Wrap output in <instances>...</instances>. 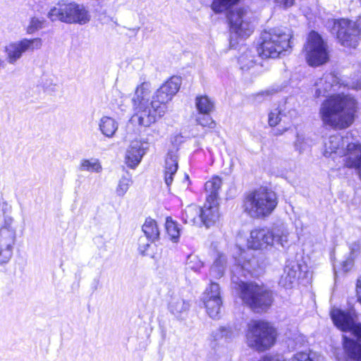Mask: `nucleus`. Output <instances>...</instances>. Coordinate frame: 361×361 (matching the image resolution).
Listing matches in <instances>:
<instances>
[{"mask_svg": "<svg viewBox=\"0 0 361 361\" xmlns=\"http://www.w3.org/2000/svg\"><path fill=\"white\" fill-rule=\"evenodd\" d=\"M42 40L39 37L23 38L18 42H10L4 47V51L8 63L14 64L26 51L41 49Z\"/></svg>", "mask_w": 361, "mask_h": 361, "instance_id": "9b49d317", "label": "nucleus"}, {"mask_svg": "<svg viewBox=\"0 0 361 361\" xmlns=\"http://www.w3.org/2000/svg\"><path fill=\"white\" fill-rule=\"evenodd\" d=\"M238 63L240 69L243 71H247L252 68L256 63L254 51L246 49L239 56Z\"/></svg>", "mask_w": 361, "mask_h": 361, "instance_id": "2f4dec72", "label": "nucleus"}, {"mask_svg": "<svg viewBox=\"0 0 361 361\" xmlns=\"http://www.w3.org/2000/svg\"><path fill=\"white\" fill-rule=\"evenodd\" d=\"M344 166L349 169H361V144L359 142H348L342 154Z\"/></svg>", "mask_w": 361, "mask_h": 361, "instance_id": "dca6fc26", "label": "nucleus"}, {"mask_svg": "<svg viewBox=\"0 0 361 361\" xmlns=\"http://www.w3.org/2000/svg\"><path fill=\"white\" fill-rule=\"evenodd\" d=\"M313 144L314 141L310 137L304 134L298 133L295 141L294 142V147L295 150L301 153L310 148Z\"/></svg>", "mask_w": 361, "mask_h": 361, "instance_id": "c9c22d12", "label": "nucleus"}, {"mask_svg": "<svg viewBox=\"0 0 361 361\" xmlns=\"http://www.w3.org/2000/svg\"><path fill=\"white\" fill-rule=\"evenodd\" d=\"M343 347L350 361H361V344L343 336Z\"/></svg>", "mask_w": 361, "mask_h": 361, "instance_id": "393cba45", "label": "nucleus"}, {"mask_svg": "<svg viewBox=\"0 0 361 361\" xmlns=\"http://www.w3.org/2000/svg\"><path fill=\"white\" fill-rule=\"evenodd\" d=\"M298 274V264L294 263L286 265L279 279V285L286 288H291L293 284L297 281Z\"/></svg>", "mask_w": 361, "mask_h": 361, "instance_id": "5701e85b", "label": "nucleus"}, {"mask_svg": "<svg viewBox=\"0 0 361 361\" xmlns=\"http://www.w3.org/2000/svg\"><path fill=\"white\" fill-rule=\"evenodd\" d=\"M269 125L271 127L276 126L280 122L289 123V121L286 119V116L280 109H274L269 114Z\"/></svg>", "mask_w": 361, "mask_h": 361, "instance_id": "e433bc0d", "label": "nucleus"}, {"mask_svg": "<svg viewBox=\"0 0 361 361\" xmlns=\"http://www.w3.org/2000/svg\"><path fill=\"white\" fill-rule=\"evenodd\" d=\"M331 317L335 326L343 331H350L357 338H361V324L355 321V314L334 308L331 311Z\"/></svg>", "mask_w": 361, "mask_h": 361, "instance_id": "f8f14e48", "label": "nucleus"}, {"mask_svg": "<svg viewBox=\"0 0 361 361\" xmlns=\"http://www.w3.org/2000/svg\"><path fill=\"white\" fill-rule=\"evenodd\" d=\"M269 235L273 238V245L276 243L283 247L288 243L289 231L284 222L277 221L269 229Z\"/></svg>", "mask_w": 361, "mask_h": 361, "instance_id": "412c9836", "label": "nucleus"}, {"mask_svg": "<svg viewBox=\"0 0 361 361\" xmlns=\"http://www.w3.org/2000/svg\"><path fill=\"white\" fill-rule=\"evenodd\" d=\"M4 65V60L2 59L1 56H0V68L3 66Z\"/></svg>", "mask_w": 361, "mask_h": 361, "instance_id": "864d4df0", "label": "nucleus"}, {"mask_svg": "<svg viewBox=\"0 0 361 361\" xmlns=\"http://www.w3.org/2000/svg\"><path fill=\"white\" fill-rule=\"evenodd\" d=\"M154 240H151L149 239H147V238L140 237L139 238V250L141 254L145 255V252L147 251L148 247L149 246L150 243L153 242Z\"/></svg>", "mask_w": 361, "mask_h": 361, "instance_id": "a18cd8bd", "label": "nucleus"}, {"mask_svg": "<svg viewBox=\"0 0 361 361\" xmlns=\"http://www.w3.org/2000/svg\"><path fill=\"white\" fill-rule=\"evenodd\" d=\"M102 169V166L97 159L92 162V171L99 173Z\"/></svg>", "mask_w": 361, "mask_h": 361, "instance_id": "8fccbe9b", "label": "nucleus"}, {"mask_svg": "<svg viewBox=\"0 0 361 361\" xmlns=\"http://www.w3.org/2000/svg\"><path fill=\"white\" fill-rule=\"evenodd\" d=\"M353 87L357 90H361V81L357 82L355 85H353Z\"/></svg>", "mask_w": 361, "mask_h": 361, "instance_id": "603ef678", "label": "nucleus"}, {"mask_svg": "<svg viewBox=\"0 0 361 361\" xmlns=\"http://www.w3.org/2000/svg\"><path fill=\"white\" fill-rule=\"evenodd\" d=\"M209 115V114H200L196 118V122L202 126L213 128L214 123Z\"/></svg>", "mask_w": 361, "mask_h": 361, "instance_id": "c03bdc74", "label": "nucleus"}, {"mask_svg": "<svg viewBox=\"0 0 361 361\" xmlns=\"http://www.w3.org/2000/svg\"><path fill=\"white\" fill-rule=\"evenodd\" d=\"M277 205V197L274 192L266 188H259L246 195L243 201L245 212L253 219L269 216Z\"/></svg>", "mask_w": 361, "mask_h": 361, "instance_id": "39448f33", "label": "nucleus"}, {"mask_svg": "<svg viewBox=\"0 0 361 361\" xmlns=\"http://www.w3.org/2000/svg\"><path fill=\"white\" fill-rule=\"evenodd\" d=\"M323 357L315 353L299 352L294 354L288 361H323ZM261 361H286L281 355H266Z\"/></svg>", "mask_w": 361, "mask_h": 361, "instance_id": "4be33fe9", "label": "nucleus"}, {"mask_svg": "<svg viewBox=\"0 0 361 361\" xmlns=\"http://www.w3.org/2000/svg\"><path fill=\"white\" fill-rule=\"evenodd\" d=\"M226 269V258L222 253L217 252L214 263L210 268L209 274L214 279L222 277Z\"/></svg>", "mask_w": 361, "mask_h": 361, "instance_id": "a878e982", "label": "nucleus"}, {"mask_svg": "<svg viewBox=\"0 0 361 361\" xmlns=\"http://www.w3.org/2000/svg\"><path fill=\"white\" fill-rule=\"evenodd\" d=\"M271 94V92L269 90L262 91L255 95V100L257 102H261V98L268 97Z\"/></svg>", "mask_w": 361, "mask_h": 361, "instance_id": "de8ad7c7", "label": "nucleus"}, {"mask_svg": "<svg viewBox=\"0 0 361 361\" xmlns=\"http://www.w3.org/2000/svg\"><path fill=\"white\" fill-rule=\"evenodd\" d=\"M231 269V281L243 302L255 311L264 310L272 302L271 293L263 286L255 283H245L238 276H246L257 267V261L250 251H241Z\"/></svg>", "mask_w": 361, "mask_h": 361, "instance_id": "f03ea898", "label": "nucleus"}, {"mask_svg": "<svg viewBox=\"0 0 361 361\" xmlns=\"http://www.w3.org/2000/svg\"><path fill=\"white\" fill-rule=\"evenodd\" d=\"M349 142L348 137L338 134L329 136L324 142L323 154L326 157L335 159L341 157L345 152V147Z\"/></svg>", "mask_w": 361, "mask_h": 361, "instance_id": "4468645a", "label": "nucleus"}, {"mask_svg": "<svg viewBox=\"0 0 361 361\" xmlns=\"http://www.w3.org/2000/svg\"><path fill=\"white\" fill-rule=\"evenodd\" d=\"M150 85L142 82L135 90L133 102L135 113L133 116L139 125L148 127L155 123L158 118L163 116L166 108L157 105L155 102H150L147 99L149 94Z\"/></svg>", "mask_w": 361, "mask_h": 361, "instance_id": "7ed1b4c3", "label": "nucleus"}, {"mask_svg": "<svg viewBox=\"0 0 361 361\" xmlns=\"http://www.w3.org/2000/svg\"><path fill=\"white\" fill-rule=\"evenodd\" d=\"M146 149V147H144L142 142H132L126 153V159L127 165L130 168H135L137 166L145 154Z\"/></svg>", "mask_w": 361, "mask_h": 361, "instance_id": "6ab92c4d", "label": "nucleus"}, {"mask_svg": "<svg viewBox=\"0 0 361 361\" xmlns=\"http://www.w3.org/2000/svg\"><path fill=\"white\" fill-rule=\"evenodd\" d=\"M16 242V229L11 218H6L0 227V246H13Z\"/></svg>", "mask_w": 361, "mask_h": 361, "instance_id": "a211bd4d", "label": "nucleus"}, {"mask_svg": "<svg viewBox=\"0 0 361 361\" xmlns=\"http://www.w3.org/2000/svg\"><path fill=\"white\" fill-rule=\"evenodd\" d=\"M90 166V160H88V159L84 160V161L81 163V167H82V169H85V168L88 169Z\"/></svg>", "mask_w": 361, "mask_h": 361, "instance_id": "3c124183", "label": "nucleus"}, {"mask_svg": "<svg viewBox=\"0 0 361 361\" xmlns=\"http://www.w3.org/2000/svg\"><path fill=\"white\" fill-rule=\"evenodd\" d=\"M195 103L200 114H209L214 109V102L207 95L197 96Z\"/></svg>", "mask_w": 361, "mask_h": 361, "instance_id": "cd10ccee", "label": "nucleus"}, {"mask_svg": "<svg viewBox=\"0 0 361 361\" xmlns=\"http://www.w3.org/2000/svg\"><path fill=\"white\" fill-rule=\"evenodd\" d=\"M48 16L52 20H58L68 24H84L88 21L87 11L74 2L59 3L49 11Z\"/></svg>", "mask_w": 361, "mask_h": 361, "instance_id": "0eeeda50", "label": "nucleus"}, {"mask_svg": "<svg viewBox=\"0 0 361 361\" xmlns=\"http://www.w3.org/2000/svg\"><path fill=\"white\" fill-rule=\"evenodd\" d=\"M358 171V174H359V176H360V179L361 180V169H357Z\"/></svg>", "mask_w": 361, "mask_h": 361, "instance_id": "5fc2aeb1", "label": "nucleus"}, {"mask_svg": "<svg viewBox=\"0 0 361 361\" xmlns=\"http://www.w3.org/2000/svg\"><path fill=\"white\" fill-rule=\"evenodd\" d=\"M334 29L336 30L337 38L343 46L355 48L361 35V16L356 21L348 19L335 21Z\"/></svg>", "mask_w": 361, "mask_h": 361, "instance_id": "1a4fd4ad", "label": "nucleus"}, {"mask_svg": "<svg viewBox=\"0 0 361 361\" xmlns=\"http://www.w3.org/2000/svg\"><path fill=\"white\" fill-rule=\"evenodd\" d=\"M305 58L310 66H318L329 59L328 46L316 32H311L304 47Z\"/></svg>", "mask_w": 361, "mask_h": 361, "instance_id": "6e6552de", "label": "nucleus"}, {"mask_svg": "<svg viewBox=\"0 0 361 361\" xmlns=\"http://www.w3.org/2000/svg\"><path fill=\"white\" fill-rule=\"evenodd\" d=\"M356 294L357 300L361 303V276L357 281Z\"/></svg>", "mask_w": 361, "mask_h": 361, "instance_id": "09e8293b", "label": "nucleus"}, {"mask_svg": "<svg viewBox=\"0 0 361 361\" xmlns=\"http://www.w3.org/2000/svg\"><path fill=\"white\" fill-rule=\"evenodd\" d=\"M276 336L274 328L267 322L253 320L248 324L247 343L257 351L264 352L271 348L275 343Z\"/></svg>", "mask_w": 361, "mask_h": 361, "instance_id": "423d86ee", "label": "nucleus"}, {"mask_svg": "<svg viewBox=\"0 0 361 361\" xmlns=\"http://www.w3.org/2000/svg\"><path fill=\"white\" fill-rule=\"evenodd\" d=\"M348 257L342 262V267L345 271H348L353 266L354 260L360 255L361 252V244L359 240L354 241L349 244Z\"/></svg>", "mask_w": 361, "mask_h": 361, "instance_id": "bb28decb", "label": "nucleus"}, {"mask_svg": "<svg viewBox=\"0 0 361 361\" xmlns=\"http://www.w3.org/2000/svg\"><path fill=\"white\" fill-rule=\"evenodd\" d=\"M279 6L288 8L293 5L295 0H273Z\"/></svg>", "mask_w": 361, "mask_h": 361, "instance_id": "49530a36", "label": "nucleus"}, {"mask_svg": "<svg viewBox=\"0 0 361 361\" xmlns=\"http://www.w3.org/2000/svg\"><path fill=\"white\" fill-rule=\"evenodd\" d=\"M206 311L212 319H218L222 305L221 299L210 300L202 298Z\"/></svg>", "mask_w": 361, "mask_h": 361, "instance_id": "7c9ffc66", "label": "nucleus"}, {"mask_svg": "<svg viewBox=\"0 0 361 361\" xmlns=\"http://www.w3.org/2000/svg\"><path fill=\"white\" fill-rule=\"evenodd\" d=\"M219 219V208L216 201L207 199L204 207L200 209V220L206 226L214 225Z\"/></svg>", "mask_w": 361, "mask_h": 361, "instance_id": "f3484780", "label": "nucleus"}, {"mask_svg": "<svg viewBox=\"0 0 361 361\" xmlns=\"http://www.w3.org/2000/svg\"><path fill=\"white\" fill-rule=\"evenodd\" d=\"M204 299L216 300L221 299L220 295V288L218 283H211L209 286L204 293L203 298Z\"/></svg>", "mask_w": 361, "mask_h": 361, "instance_id": "58836bf2", "label": "nucleus"}, {"mask_svg": "<svg viewBox=\"0 0 361 361\" xmlns=\"http://www.w3.org/2000/svg\"><path fill=\"white\" fill-rule=\"evenodd\" d=\"M240 0H213L211 8L215 13H221L229 11Z\"/></svg>", "mask_w": 361, "mask_h": 361, "instance_id": "f704fd0d", "label": "nucleus"}, {"mask_svg": "<svg viewBox=\"0 0 361 361\" xmlns=\"http://www.w3.org/2000/svg\"><path fill=\"white\" fill-rule=\"evenodd\" d=\"M166 229L171 239L176 242L180 236V228L177 223L173 221L171 217L166 218Z\"/></svg>", "mask_w": 361, "mask_h": 361, "instance_id": "4c0bfd02", "label": "nucleus"}, {"mask_svg": "<svg viewBox=\"0 0 361 361\" xmlns=\"http://www.w3.org/2000/svg\"><path fill=\"white\" fill-rule=\"evenodd\" d=\"M13 246H0V265L8 263L13 255Z\"/></svg>", "mask_w": 361, "mask_h": 361, "instance_id": "79ce46f5", "label": "nucleus"}, {"mask_svg": "<svg viewBox=\"0 0 361 361\" xmlns=\"http://www.w3.org/2000/svg\"><path fill=\"white\" fill-rule=\"evenodd\" d=\"M132 180L128 177H122L119 181L118 186L116 189V192L118 196L123 197L128 190Z\"/></svg>", "mask_w": 361, "mask_h": 361, "instance_id": "a19ab883", "label": "nucleus"}, {"mask_svg": "<svg viewBox=\"0 0 361 361\" xmlns=\"http://www.w3.org/2000/svg\"><path fill=\"white\" fill-rule=\"evenodd\" d=\"M181 85V79L177 76H173L155 92L152 100L157 105L164 106L172 99L173 96L178 92Z\"/></svg>", "mask_w": 361, "mask_h": 361, "instance_id": "ddd939ff", "label": "nucleus"}, {"mask_svg": "<svg viewBox=\"0 0 361 361\" xmlns=\"http://www.w3.org/2000/svg\"><path fill=\"white\" fill-rule=\"evenodd\" d=\"M228 18L232 33L241 38L248 37L254 30L252 15L250 10L238 8L230 12Z\"/></svg>", "mask_w": 361, "mask_h": 361, "instance_id": "9d476101", "label": "nucleus"}, {"mask_svg": "<svg viewBox=\"0 0 361 361\" xmlns=\"http://www.w3.org/2000/svg\"><path fill=\"white\" fill-rule=\"evenodd\" d=\"M290 32L281 28L264 30L260 36L257 52L262 58H277L291 49Z\"/></svg>", "mask_w": 361, "mask_h": 361, "instance_id": "20e7f679", "label": "nucleus"}, {"mask_svg": "<svg viewBox=\"0 0 361 361\" xmlns=\"http://www.w3.org/2000/svg\"><path fill=\"white\" fill-rule=\"evenodd\" d=\"M168 308L173 314L178 317L188 311L190 303L179 293H173L169 301Z\"/></svg>", "mask_w": 361, "mask_h": 361, "instance_id": "aec40b11", "label": "nucleus"}, {"mask_svg": "<svg viewBox=\"0 0 361 361\" xmlns=\"http://www.w3.org/2000/svg\"><path fill=\"white\" fill-rule=\"evenodd\" d=\"M182 219L185 224H198L200 219V209L195 204L188 206L182 214Z\"/></svg>", "mask_w": 361, "mask_h": 361, "instance_id": "c85d7f7f", "label": "nucleus"}, {"mask_svg": "<svg viewBox=\"0 0 361 361\" xmlns=\"http://www.w3.org/2000/svg\"><path fill=\"white\" fill-rule=\"evenodd\" d=\"M44 19H39L36 17L31 18L30 23L26 27V32L27 34L35 33L44 27Z\"/></svg>", "mask_w": 361, "mask_h": 361, "instance_id": "ea45409f", "label": "nucleus"}, {"mask_svg": "<svg viewBox=\"0 0 361 361\" xmlns=\"http://www.w3.org/2000/svg\"><path fill=\"white\" fill-rule=\"evenodd\" d=\"M186 264L189 269L195 271H199L203 267L202 262L195 255H190L188 257Z\"/></svg>", "mask_w": 361, "mask_h": 361, "instance_id": "37998d69", "label": "nucleus"}, {"mask_svg": "<svg viewBox=\"0 0 361 361\" xmlns=\"http://www.w3.org/2000/svg\"><path fill=\"white\" fill-rule=\"evenodd\" d=\"M142 230L147 239L155 240L159 237V231L157 223L151 218H148L145 220V224L142 225Z\"/></svg>", "mask_w": 361, "mask_h": 361, "instance_id": "473e14b6", "label": "nucleus"}, {"mask_svg": "<svg viewBox=\"0 0 361 361\" xmlns=\"http://www.w3.org/2000/svg\"><path fill=\"white\" fill-rule=\"evenodd\" d=\"M99 128L104 135L112 137L118 129V123L114 118L104 116L100 120Z\"/></svg>", "mask_w": 361, "mask_h": 361, "instance_id": "c756f323", "label": "nucleus"}, {"mask_svg": "<svg viewBox=\"0 0 361 361\" xmlns=\"http://www.w3.org/2000/svg\"><path fill=\"white\" fill-rule=\"evenodd\" d=\"M221 179L218 176L213 177L211 180L207 181L205 183V190L207 192L209 193L207 199L216 201L218 192L221 188Z\"/></svg>", "mask_w": 361, "mask_h": 361, "instance_id": "72a5a7b5", "label": "nucleus"}, {"mask_svg": "<svg viewBox=\"0 0 361 361\" xmlns=\"http://www.w3.org/2000/svg\"><path fill=\"white\" fill-rule=\"evenodd\" d=\"M273 245V238L268 228H255L250 232L247 247L253 250H262Z\"/></svg>", "mask_w": 361, "mask_h": 361, "instance_id": "2eb2a0df", "label": "nucleus"}, {"mask_svg": "<svg viewBox=\"0 0 361 361\" xmlns=\"http://www.w3.org/2000/svg\"><path fill=\"white\" fill-rule=\"evenodd\" d=\"M178 170V157L175 152H169L167 154L164 169V180L168 187L171 185L173 180V176Z\"/></svg>", "mask_w": 361, "mask_h": 361, "instance_id": "b1692460", "label": "nucleus"}, {"mask_svg": "<svg viewBox=\"0 0 361 361\" xmlns=\"http://www.w3.org/2000/svg\"><path fill=\"white\" fill-rule=\"evenodd\" d=\"M345 86L335 74L326 73L315 81L312 90L315 97L332 94L322 104L319 114L325 125L336 129L346 128L354 121L355 100L343 93L334 94Z\"/></svg>", "mask_w": 361, "mask_h": 361, "instance_id": "f257e3e1", "label": "nucleus"}]
</instances>
